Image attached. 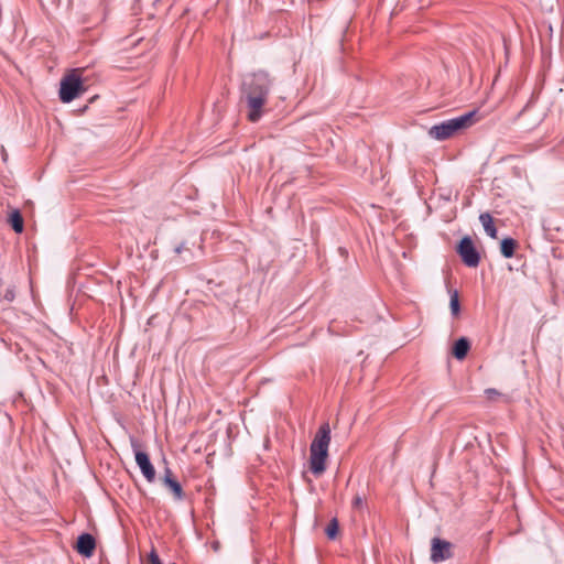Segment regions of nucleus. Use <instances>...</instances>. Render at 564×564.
<instances>
[{
	"label": "nucleus",
	"mask_w": 564,
	"mask_h": 564,
	"mask_svg": "<svg viewBox=\"0 0 564 564\" xmlns=\"http://www.w3.org/2000/svg\"><path fill=\"white\" fill-rule=\"evenodd\" d=\"M274 78L269 72L260 69L247 75L241 84V101L248 108L247 117L257 122L263 115Z\"/></svg>",
	"instance_id": "1"
},
{
	"label": "nucleus",
	"mask_w": 564,
	"mask_h": 564,
	"mask_svg": "<svg viewBox=\"0 0 564 564\" xmlns=\"http://www.w3.org/2000/svg\"><path fill=\"white\" fill-rule=\"evenodd\" d=\"M478 110L467 111L458 117L444 120L434 124L429 130V135L435 140L444 141L453 137L456 132L469 128L477 119Z\"/></svg>",
	"instance_id": "2"
},
{
	"label": "nucleus",
	"mask_w": 564,
	"mask_h": 564,
	"mask_svg": "<svg viewBox=\"0 0 564 564\" xmlns=\"http://www.w3.org/2000/svg\"><path fill=\"white\" fill-rule=\"evenodd\" d=\"M85 91L82 80V69H72L61 80L59 98L63 102H70Z\"/></svg>",
	"instance_id": "3"
},
{
	"label": "nucleus",
	"mask_w": 564,
	"mask_h": 564,
	"mask_svg": "<svg viewBox=\"0 0 564 564\" xmlns=\"http://www.w3.org/2000/svg\"><path fill=\"white\" fill-rule=\"evenodd\" d=\"M462 262L468 268H476L480 262V253L470 236H464L455 247Z\"/></svg>",
	"instance_id": "4"
},
{
	"label": "nucleus",
	"mask_w": 564,
	"mask_h": 564,
	"mask_svg": "<svg viewBox=\"0 0 564 564\" xmlns=\"http://www.w3.org/2000/svg\"><path fill=\"white\" fill-rule=\"evenodd\" d=\"M453 544L441 538H433L431 541V561L433 563L444 562L453 557Z\"/></svg>",
	"instance_id": "5"
},
{
	"label": "nucleus",
	"mask_w": 564,
	"mask_h": 564,
	"mask_svg": "<svg viewBox=\"0 0 564 564\" xmlns=\"http://www.w3.org/2000/svg\"><path fill=\"white\" fill-rule=\"evenodd\" d=\"M132 447L134 449L135 463L141 469L144 478L149 482H153L155 479V468L151 464L149 455L145 452H142L137 443H132Z\"/></svg>",
	"instance_id": "6"
},
{
	"label": "nucleus",
	"mask_w": 564,
	"mask_h": 564,
	"mask_svg": "<svg viewBox=\"0 0 564 564\" xmlns=\"http://www.w3.org/2000/svg\"><path fill=\"white\" fill-rule=\"evenodd\" d=\"M330 443V427L326 422L322 424L315 434V437L310 446V449L322 451L328 453V446Z\"/></svg>",
	"instance_id": "7"
},
{
	"label": "nucleus",
	"mask_w": 564,
	"mask_h": 564,
	"mask_svg": "<svg viewBox=\"0 0 564 564\" xmlns=\"http://www.w3.org/2000/svg\"><path fill=\"white\" fill-rule=\"evenodd\" d=\"M328 453L310 449V469L315 476H321L326 469Z\"/></svg>",
	"instance_id": "8"
},
{
	"label": "nucleus",
	"mask_w": 564,
	"mask_h": 564,
	"mask_svg": "<svg viewBox=\"0 0 564 564\" xmlns=\"http://www.w3.org/2000/svg\"><path fill=\"white\" fill-rule=\"evenodd\" d=\"M95 549H96V541L91 534L84 533L78 536L77 543H76V551L79 554H82L86 557H89L93 555Z\"/></svg>",
	"instance_id": "9"
},
{
	"label": "nucleus",
	"mask_w": 564,
	"mask_h": 564,
	"mask_svg": "<svg viewBox=\"0 0 564 564\" xmlns=\"http://www.w3.org/2000/svg\"><path fill=\"white\" fill-rule=\"evenodd\" d=\"M162 481H163L164 486L169 490H171V492L173 494V496L176 500L184 499V490H183L181 484L174 478L171 469L167 468L165 470Z\"/></svg>",
	"instance_id": "10"
},
{
	"label": "nucleus",
	"mask_w": 564,
	"mask_h": 564,
	"mask_svg": "<svg viewBox=\"0 0 564 564\" xmlns=\"http://www.w3.org/2000/svg\"><path fill=\"white\" fill-rule=\"evenodd\" d=\"M470 349V341L467 337H459L456 339L452 347V355L457 360H463L466 358L468 351Z\"/></svg>",
	"instance_id": "11"
},
{
	"label": "nucleus",
	"mask_w": 564,
	"mask_h": 564,
	"mask_svg": "<svg viewBox=\"0 0 564 564\" xmlns=\"http://www.w3.org/2000/svg\"><path fill=\"white\" fill-rule=\"evenodd\" d=\"M518 241L511 237H506L500 242V253L503 258L510 259L514 256Z\"/></svg>",
	"instance_id": "12"
},
{
	"label": "nucleus",
	"mask_w": 564,
	"mask_h": 564,
	"mask_svg": "<svg viewBox=\"0 0 564 564\" xmlns=\"http://www.w3.org/2000/svg\"><path fill=\"white\" fill-rule=\"evenodd\" d=\"M479 220L480 223L482 224L484 226V229L486 231V234L492 238V239H496L497 238V234H498V230L494 224V218L492 216L489 214V213H482L480 214L479 216Z\"/></svg>",
	"instance_id": "13"
},
{
	"label": "nucleus",
	"mask_w": 564,
	"mask_h": 564,
	"mask_svg": "<svg viewBox=\"0 0 564 564\" xmlns=\"http://www.w3.org/2000/svg\"><path fill=\"white\" fill-rule=\"evenodd\" d=\"M8 221L15 232L20 234L23 231L24 221H23V217L19 210H17V209L13 210L9 215Z\"/></svg>",
	"instance_id": "14"
},
{
	"label": "nucleus",
	"mask_w": 564,
	"mask_h": 564,
	"mask_svg": "<svg viewBox=\"0 0 564 564\" xmlns=\"http://www.w3.org/2000/svg\"><path fill=\"white\" fill-rule=\"evenodd\" d=\"M449 308L451 314L454 317H457L460 314V302H459V295L457 290H451L449 291Z\"/></svg>",
	"instance_id": "15"
},
{
	"label": "nucleus",
	"mask_w": 564,
	"mask_h": 564,
	"mask_svg": "<svg viewBox=\"0 0 564 564\" xmlns=\"http://www.w3.org/2000/svg\"><path fill=\"white\" fill-rule=\"evenodd\" d=\"M15 297V286L11 283H4L2 288V300L12 302Z\"/></svg>",
	"instance_id": "16"
},
{
	"label": "nucleus",
	"mask_w": 564,
	"mask_h": 564,
	"mask_svg": "<svg viewBox=\"0 0 564 564\" xmlns=\"http://www.w3.org/2000/svg\"><path fill=\"white\" fill-rule=\"evenodd\" d=\"M326 535L334 540L337 534H338V531H339V524H338V521L337 519H333L330 520V522L328 523V525L326 527Z\"/></svg>",
	"instance_id": "17"
},
{
	"label": "nucleus",
	"mask_w": 564,
	"mask_h": 564,
	"mask_svg": "<svg viewBox=\"0 0 564 564\" xmlns=\"http://www.w3.org/2000/svg\"><path fill=\"white\" fill-rule=\"evenodd\" d=\"M148 562L149 564H162L158 553L154 550H152V552L149 554Z\"/></svg>",
	"instance_id": "18"
},
{
	"label": "nucleus",
	"mask_w": 564,
	"mask_h": 564,
	"mask_svg": "<svg viewBox=\"0 0 564 564\" xmlns=\"http://www.w3.org/2000/svg\"><path fill=\"white\" fill-rule=\"evenodd\" d=\"M486 393H487L488 395L498 394V392H497V390H496V389H487V390H486Z\"/></svg>",
	"instance_id": "19"
},
{
	"label": "nucleus",
	"mask_w": 564,
	"mask_h": 564,
	"mask_svg": "<svg viewBox=\"0 0 564 564\" xmlns=\"http://www.w3.org/2000/svg\"><path fill=\"white\" fill-rule=\"evenodd\" d=\"M354 505L355 506H360L361 505V498L360 497H355Z\"/></svg>",
	"instance_id": "20"
},
{
	"label": "nucleus",
	"mask_w": 564,
	"mask_h": 564,
	"mask_svg": "<svg viewBox=\"0 0 564 564\" xmlns=\"http://www.w3.org/2000/svg\"><path fill=\"white\" fill-rule=\"evenodd\" d=\"M4 286V282L0 279V300H2V288Z\"/></svg>",
	"instance_id": "21"
}]
</instances>
